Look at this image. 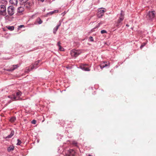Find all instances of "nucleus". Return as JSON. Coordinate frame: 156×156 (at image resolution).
Listing matches in <instances>:
<instances>
[{
    "label": "nucleus",
    "instance_id": "obj_17",
    "mask_svg": "<svg viewBox=\"0 0 156 156\" xmlns=\"http://www.w3.org/2000/svg\"><path fill=\"white\" fill-rule=\"evenodd\" d=\"M108 66L107 64H105V62H104L103 63L100 65V67L101 69Z\"/></svg>",
    "mask_w": 156,
    "mask_h": 156
},
{
    "label": "nucleus",
    "instance_id": "obj_10",
    "mask_svg": "<svg viewBox=\"0 0 156 156\" xmlns=\"http://www.w3.org/2000/svg\"><path fill=\"white\" fill-rule=\"evenodd\" d=\"M18 67L19 66L18 65H13L12 66V67H11L10 69H6V70L8 71H12L18 68Z\"/></svg>",
    "mask_w": 156,
    "mask_h": 156
},
{
    "label": "nucleus",
    "instance_id": "obj_11",
    "mask_svg": "<svg viewBox=\"0 0 156 156\" xmlns=\"http://www.w3.org/2000/svg\"><path fill=\"white\" fill-rule=\"evenodd\" d=\"M40 62L39 60L36 62L34 64L31 66V69L32 70L34 68H36L38 67V63Z\"/></svg>",
    "mask_w": 156,
    "mask_h": 156
},
{
    "label": "nucleus",
    "instance_id": "obj_25",
    "mask_svg": "<svg viewBox=\"0 0 156 156\" xmlns=\"http://www.w3.org/2000/svg\"><path fill=\"white\" fill-rule=\"evenodd\" d=\"M59 47V50L61 51H64V48L61 47V46H60Z\"/></svg>",
    "mask_w": 156,
    "mask_h": 156
},
{
    "label": "nucleus",
    "instance_id": "obj_35",
    "mask_svg": "<svg viewBox=\"0 0 156 156\" xmlns=\"http://www.w3.org/2000/svg\"><path fill=\"white\" fill-rule=\"evenodd\" d=\"M101 24V23H99L98 24L100 25V24Z\"/></svg>",
    "mask_w": 156,
    "mask_h": 156
},
{
    "label": "nucleus",
    "instance_id": "obj_21",
    "mask_svg": "<svg viewBox=\"0 0 156 156\" xmlns=\"http://www.w3.org/2000/svg\"><path fill=\"white\" fill-rule=\"evenodd\" d=\"M58 12V10H55L53 11H52V12H50L48 13V15H51L53 14L54 13H57V12Z\"/></svg>",
    "mask_w": 156,
    "mask_h": 156
},
{
    "label": "nucleus",
    "instance_id": "obj_31",
    "mask_svg": "<svg viewBox=\"0 0 156 156\" xmlns=\"http://www.w3.org/2000/svg\"><path fill=\"white\" fill-rule=\"evenodd\" d=\"M61 44V43H60V41L58 42V43H57V45H58V47H59V46H61V45H60Z\"/></svg>",
    "mask_w": 156,
    "mask_h": 156
},
{
    "label": "nucleus",
    "instance_id": "obj_26",
    "mask_svg": "<svg viewBox=\"0 0 156 156\" xmlns=\"http://www.w3.org/2000/svg\"><path fill=\"white\" fill-rule=\"evenodd\" d=\"M17 141H18V142L16 144V145H20V144H21V141H20V140L19 139H18L17 140Z\"/></svg>",
    "mask_w": 156,
    "mask_h": 156
},
{
    "label": "nucleus",
    "instance_id": "obj_27",
    "mask_svg": "<svg viewBox=\"0 0 156 156\" xmlns=\"http://www.w3.org/2000/svg\"><path fill=\"white\" fill-rule=\"evenodd\" d=\"M107 33L106 31L105 30H102L101 31V33L102 34L105 33Z\"/></svg>",
    "mask_w": 156,
    "mask_h": 156
},
{
    "label": "nucleus",
    "instance_id": "obj_37",
    "mask_svg": "<svg viewBox=\"0 0 156 156\" xmlns=\"http://www.w3.org/2000/svg\"><path fill=\"white\" fill-rule=\"evenodd\" d=\"M93 29H92V30H91V31H93Z\"/></svg>",
    "mask_w": 156,
    "mask_h": 156
},
{
    "label": "nucleus",
    "instance_id": "obj_19",
    "mask_svg": "<svg viewBox=\"0 0 156 156\" xmlns=\"http://www.w3.org/2000/svg\"><path fill=\"white\" fill-rule=\"evenodd\" d=\"M14 147L13 146H10L9 147L7 148V150L9 152H10L13 150Z\"/></svg>",
    "mask_w": 156,
    "mask_h": 156
},
{
    "label": "nucleus",
    "instance_id": "obj_6",
    "mask_svg": "<svg viewBox=\"0 0 156 156\" xmlns=\"http://www.w3.org/2000/svg\"><path fill=\"white\" fill-rule=\"evenodd\" d=\"M106 9L104 8H100L98 9L97 15L98 17L100 18L106 12Z\"/></svg>",
    "mask_w": 156,
    "mask_h": 156
},
{
    "label": "nucleus",
    "instance_id": "obj_29",
    "mask_svg": "<svg viewBox=\"0 0 156 156\" xmlns=\"http://www.w3.org/2000/svg\"><path fill=\"white\" fill-rule=\"evenodd\" d=\"M89 39L90 40V41H94V39H93V37L91 36H90L89 37Z\"/></svg>",
    "mask_w": 156,
    "mask_h": 156
},
{
    "label": "nucleus",
    "instance_id": "obj_20",
    "mask_svg": "<svg viewBox=\"0 0 156 156\" xmlns=\"http://www.w3.org/2000/svg\"><path fill=\"white\" fill-rule=\"evenodd\" d=\"M6 28L8 29L9 30L11 31L13 30H14V26H8L6 27Z\"/></svg>",
    "mask_w": 156,
    "mask_h": 156
},
{
    "label": "nucleus",
    "instance_id": "obj_2",
    "mask_svg": "<svg viewBox=\"0 0 156 156\" xmlns=\"http://www.w3.org/2000/svg\"><path fill=\"white\" fill-rule=\"evenodd\" d=\"M21 95V93L20 91H19L16 93V95L17 97L15 96L14 95H12L8 96V97L11 99L12 101H16L18 100L19 98Z\"/></svg>",
    "mask_w": 156,
    "mask_h": 156
},
{
    "label": "nucleus",
    "instance_id": "obj_24",
    "mask_svg": "<svg viewBox=\"0 0 156 156\" xmlns=\"http://www.w3.org/2000/svg\"><path fill=\"white\" fill-rule=\"evenodd\" d=\"M72 144L75 146H77V143L75 141H73L72 143Z\"/></svg>",
    "mask_w": 156,
    "mask_h": 156
},
{
    "label": "nucleus",
    "instance_id": "obj_32",
    "mask_svg": "<svg viewBox=\"0 0 156 156\" xmlns=\"http://www.w3.org/2000/svg\"><path fill=\"white\" fill-rule=\"evenodd\" d=\"M23 27H24V25H20V26H19L18 27L19 28H21Z\"/></svg>",
    "mask_w": 156,
    "mask_h": 156
},
{
    "label": "nucleus",
    "instance_id": "obj_28",
    "mask_svg": "<svg viewBox=\"0 0 156 156\" xmlns=\"http://www.w3.org/2000/svg\"><path fill=\"white\" fill-rule=\"evenodd\" d=\"M31 123L33 124H35L36 123V121L35 120H33L31 122Z\"/></svg>",
    "mask_w": 156,
    "mask_h": 156
},
{
    "label": "nucleus",
    "instance_id": "obj_33",
    "mask_svg": "<svg viewBox=\"0 0 156 156\" xmlns=\"http://www.w3.org/2000/svg\"><path fill=\"white\" fill-rule=\"evenodd\" d=\"M23 2H27L28 0H21Z\"/></svg>",
    "mask_w": 156,
    "mask_h": 156
},
{
    "label": "nucleus",
    "instance_id": "obj_14",
    "mask_svg": "<svg viewBox=\"0 0 156 156\" xmlns=\"http://www.w3.org/2000/svg\"><path fill=\"white\" fill-rule=\"evenodd\" d=\"M43 22L41 20L40 18H37L35 22V24H41Z\"/></svg>",
    "mask_w": 156,
    "mask_h": 156
},
{
    "label": "nucleus",
    "instance_id": "obj_18",
    "mask_svg": "<svg viewBox=\"0 0 156 156\" xmlns=\"http://www.w3.org/2000/svg\"><path fill=\"white\" fill-rule=\"evenodd\" d=\"M14 132L13 131H11L10 134V135L7 136L6 138H11L14 135Z\"/></svg>",
    "mask_w": 156,
    "mask_h": 156
},
{
    "label": "nucleus",
    "instance_id": "obj_36",
    "mask_svg": "<svg viewBox=\"0 0 156 156\" xmlns=\"http://www.w3.org/2000/svg\"><path fill=\"white\" fill-rule=\"evenodd\" d=\"M88 156H92V155H88Z\"/></svg>",
    "mask_w": 156,
    "mask_h": 156
},
{
    "label": "nucleus",
    "instance_id": "obj_30",
    "mask_svg": "<svg viewBox=\"0 0 156 156\" xmlns=\"http://www.w3.org/2000/svg\"><path fill=\"white\" fill-rule=\"evenodd\" d=\"M146 44L145 43H143L140 46V48L141 49Z\"/></svg>",
    "mask_w": 156,
    "mask_h": 156
},
{
    "label": "nucleus",
    "instance_id": "obj_16",
    "mask_svg": "<svg viewBox=\"0 0 156 156\" xmlns=\"http://www.w3.org/2000/svg\"><path fill=\"white\" fill-rule=\"evenodd\" d=\"M60 24L59 25L57 26H56V27L54 29V30H53V33L54 34H56V31L58 30L59 27L60 26Z\"/></svg>",
    "mask_w": 156,
    "mask_h": 156
},
{
    "label": "nucleus",
    "instance_id": "obj_7",
    "mask_svg": "<svg viewBox=\"0 0 156 156\" xmlns=\"http://www.w3.org/2000/svg\"><path fill=\"white\" fill-rule=\"evenodd\" d=\"M7 11L8 14L10 16H12L14 13L15 8L12 6H9L8 8Z\"/></svg>",
    "mask_w": 156,
    "mask_h": 156
},
{
    "label": "nucleus",
    "instance_id": "obj_13",
    "mask_svg": "<svg viewBox=\"0 0 156 156\" xmlns=\"http://www.w3.org/2000/svg\"><path fill=\"white\" fill-rule=\"evenodd\" d=\"M10 3L13 5H16L18 1L17 0H10L9 1Z\"/></svg>",
    "mask_w": 156,
    "mask_h": 156
},
{
    "label": "nucleus",
    "instance_id": "obj_22",
    "mask_svg": "<svg viewBox=\"0 0 156 156\" xmlns=\"http://www.w3.org/2000/svg\"><path fill=\"white\" fill-rule=\"evenodd\" d=\"M31 66H30L29 67H27L26 68L25 72L26 73H28L30 71V68L31 69Z\"/></svg>",
    "mask_w": 156,
    "mask_h": 156
},
{
    "label": "nucleus",
    "instance_id": "obj_34",
    "mask_svg": "<svg viewBox=\"0 0 156 156\" xmlns=\"http://www.w3.org/2000/svg\"><path fill=\"white\" fill-rule=\"evenodd\" d=\"M126 26H127V27H129V25L128 24H126Z\"/></svg>",
    "mask_w": 156,
    "mask_h": 156
},
{
    "label": "nucleus",
    "instance_id": "obj_23",
    "mask_svg": "<svg viewBox=\"0 0 156 156\" xmlns=\"http://www.w3.org/2000/svg\"><path fill=\"white\" fill-rule=\"evenodd\" d=\"M16 120V118L14 117H12L10 119V121L11 122H13Z\"/></svg>",
    "mask_w": 156,
    "mask_h": 156
},
{
    "label": "nucleus",
    "instance_id": "obj_4",
    "mask_svg": "<svg viewBox=\"0 0 156 156\" xmlns=\"http://www.w3.org/2000/svg\"><path fill=\"white\" fill-rule=\"evenodd\" d=\"M124 13L123 11H121V13L120 15L119 16V19L117 21V26H119L121 22L122 21L124 18Z\"/></svg>",
    "mask_w": 156,
    "mask_h": 156
},
{
    "label": "nucleus",
    "instance_id": "obj_8",
    "mask_svg": "<svg viewBox=\"0 0 156 156\" xmlns=\"http://www.w3.org/2000/svg\"><path fill=\"white\" fill-rule=\"evenodd\" d=\"M75 154V152L74 150L70 149L66 153V156H74Z\"/></svg>",
    "mask_w": 156,
    "mask_h": 156
},
{
    "label": "nucleus",
    "instance_id": "obj_15",
    "mask_svg": "<svg viewBox=\"0 0 156 156\" xmlns=\"http://www.w3.org/2000/svg\"><path fill=\"white\" fill-rule=\"evenodd\" d=\"M0 3L1 5H4V6H5L7 3V2L6 0H1Z\"/></svg>",
    "mask_w": 156,
    "mask_h": 156
},
{
    "label": "nucleus",
    "instance_id": "obj_12",
    "mask_svg": "<svg viewBox=\"0 0 156 156\" xmlns=\"http://www.w3.org/2000/svg\"><path fill=\"white\" fill-rule=\"evenodd\" d=\"M24 10V8L23 7L21 6L18 8L17 9V12L20 14H22Z\"/></svg>",
    "mask_w": 156,
    "mask_h": 156
},
{
    "label": "nucleus",
    "instance_id": "obj_5",
    "mask_svg": "<svg viewBox=\"0 0 156 156\" xmlns=\"http://www.w3.org/2000/svg\"><path fill=\"white\" fill-rule=\"evenodd\" d=\"M6 14V9L5 6L4 5H0V15L5 16Z\"/></svg>",
    "mask_w": 156,
    "mask_h": 156
},
{
    "label": "nucleus",
    "instance_id": "obj_9",
    "mask_svg": "<svg viewBox=\"0 0 156 156\" xmlns=\"http://www.w3.org/2000/svg\"><path fill=\"white\" fill-rule=\"evenodd\" d=\"M86 66H87V64H81L80 65V67L83 70L86 71H89L90 70L88 68L86 67Z\"/></svg>",
    "mask_w": 156,
    "mask_h": 156
},
{
    "label": "nucleus",
    "instance_id": "obj_1",
    "mask_svg": "<svg viewBox=\"0 0 156 156\" xmlns=\"http://www.w3.org/2000/svg\"><path fill=\"white\" fill-rule=\"evenodd\" d=\"M82 52L80 50L73 49L71 51L70 54L72 56L76 57L80 55Z\"/></svg>",
    "mask_w": 156,
    "mask_h": 156
},
{
    "label": "nucleus",
    "instance_id": "obj_3",
    "mask_svg": "<svg viewBox=\"0 0 156 156\" xmlns=\"http://www.w3.org/2000/svg\"><path fill=\"white\" fill-rule=\"evenodd\" d=\"M155 14L156 12L154 11H149L147 14L146 17L148 19H152L154 18Z\"/></svg>",
    "mask_w": 156,
    "mask_h": 156
}]
</instances>
